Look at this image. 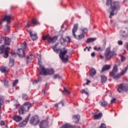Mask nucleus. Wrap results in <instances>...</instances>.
<instances>
[{"label":"nucleus","instance_id":"f257e3e1","mask_svg":"<svg viewBox=\"0 0 128 128\" xmlns=\"http://www.w3.org/2000/svg\"><path fill=\"white\" fill-rule=\"evenodd\" d=\"M110 4V18H112V16H114V14H116L118 10L120 8V2H112V0H106V5L108 6Z\"/></svg>","mask_w":128,"mask_h":128},{"label":"nucleus","instance_id":"f03ea898","mask_svg":"<svg viewBox=\"0 0 128 128\" xmlns=\"http://www.w3.org/2000/svg\"><path fill=\"white\" fill-rule=\"evenodd\" d=\"M38 64L40 66V74L42 76H50V74H54V70L52 68L46 69L44 67L42 66V57L38 58Z\"/></svg>","mask_w":128,"mask_h":128},{"label":"nucleus","instance_id":"7ed1b4c3","mask_svg":"<svg viewBox=\"0 0 128 128\" xmlns=\"http://www.w3.org/2000/svg\"><path fill=\"white\" fill-rule=\"evenodd\" d=\"M118 66L116 65H115L113 68L112 72L110 74V76H112L114 80H118L119 78H120V77L122 76H124V74H126V72L128 71V68H126L123 70H122L120 74H116L118 72Z\"/></svg>","mask_w":128,"mask_h":128},{"label":"nucleus","instance_id":"20e7f679","mask_svg":"<svg viewBox=\"0 0 128 128\" xmlns=\"http://www.w3.org/2000/svg\"><path fill=\"white\" fill-rule=\"evenodd\" d=\"M116 56V53L114 51H110V48H108L106 50L105 52V60L106 62H108V60H110L112 56Z\"/></svg>","mask_w":128,"mask_h":128},{"label":"nucleus","instance_id":"39448f33","mask_svg":"<svg viewBox=\"0 0 128 128\" xmlns=\"http://www.w3.org/2000/svg\"><path fill=\"white\" fill-rule=\"evenodd\" d=\"M66 54H68V50L64 48L63 50H60L59 54L60 58L64 62H66L68 60V55Z\"/></svg>","mask_w":128,"mask_h":128},{"label":"nucleus","instance_id":"423d86ee","mask_svg":"<svg viewBox=\"0 0 128 128\" xmlns=\"http://www.w3.org/2000/svg\"><path fill=\"white\" fill-rule=\"evenodd\" d=\"M31 105L30 103L28 102H26L24 103L19 109L18 113L20 114H24V112H28V110L30 108Z\"/></svg>","mask_w":128,"mask_h":128},{"label":"nucleus","instance_id":"0eeeda50","mask_svg":"<svg viewBox=\"0 0 128 128\" xmlns=\"http://www.w3.org/2000/svg\"><path fill=\"white\" fill-rule=\"evenodd\" d=\"M78 24H76L74 25V28H72V36L76 38V40H82V38H84V35L83 34L78 35L76 36V32L78 31Z\"/></svg>","mask_w":128,"mask_h":128},{"label":"nucleus","instance_id":"6e6552de","mask_svg":"<svg viewBox=\"0 0 128 128\" xmlns=\"http://www.w3.org/2000/svg\"><path fill=\"white\" fill-rule=\"evenodd\" d=\"M22 48H18L17 54L19 56V58H24L26 53H24V50L26 48V43L24 42L21 44Z\"/></svg>","mask_w":128,"mask_h":128},{"label":"nucleus","instance_id":"1a4fd4ad","mask_svg":"<svg viewBox=\"0 0 128 128\" xmlns=\"http://www.w3.org/2000/svg\"><path fill=\"white\" fill-rule=\"evenodd\" d=\"M43 40H48V44H52V42H56L58 40V36H44L42 38Z\"/></svg>","mask_w":128,"mask_h":128},{"label":"nucleus","instance_id":"9d476101","mask_svg":"<svg viewBox=\"0 0 128 128\" xmlns=\"http://www.w3.org/2000/svg\"><path fill=\"white\" fill-rule=\"evenodd\" d=\"M5 50V54H4V58H6L8 56V50H10V48L7 47L4 49V45H1L0 46V54H4V52Z\"/></svg>","mask_w":128,"mask_h":128},{"label":"nucleus","instance_id":"9b49d317","mask_svg":"<svg viewBox=\"0 0 128 128\" xmlns=\"http://www.w3.org/2000/svg\"><path fill=\"white\" fill-rule=\"evenodd\" d=\"M30 122L32 126H36L40 122V118L38 116H34L30 118Z\"/></svg>","mask_w":128,"mask_h":128},{"label":"nucleus","instance_id":"f8f14e48","mask_svg":"<svg viewBox=\"0 0 128 128\" xmlns=\"http://www.w3.org/2000/svg\"><path fill=\"white\" fill-rule=\"evenodd\" d=\"M128 32V28H126L120 31V36L122 38H128V33L126 32Z\"/></svg>","mask_w":128,"mask_h":128},{"label":"nucleus","instance_id":"ddd939ff","mask_svg":"<svg viewBox=\"0 0 128 128\" xmlns=\"http://www.w3.org/2000/svg\"><path fill=\"white\" fill-rule=\"evenodd\" d=\"M126 90V84H119L118 88V91L119 92H122Z\"/></svg>","mask_w":128,"mask_h":128},{"label":"nucleus","instance_id":"4468645a","mask_svg":"<svg viewBox=\"0 0 128 128\" xmlns=\"http://www.w3.org/2000/svg\"><path fill=\"white\" fill-rule=\"evenodd\" d=\"M30 114H29L26 118L25 119V120L23 121L22 122H20L18 124L19 128H24L27 124L28 122L30 120Z\"/></svg>","mask_w":128,"mask_h":128},{"label":"nucleus","instance_id":"2eb2a0df","mask_svg":"<svg viewBox=\"0 0 128 128\" xmlns=\"http://www.w3.org/2000/svg\"><path fill=\"white\" fill-rule=\"evenodd\" d=\"M28 32L32 40H38V34L36 32L30 30L28 31Z\"/></svg>","mask_w":128,"mask_h":128},{"label":"nucleus","instance_id":"dca6fc26","mask_svg":"<svg viewBox=\"0 0 128 128\" xmlns=\"http://www.w3.org/2000/svg\"><path fill=\"white\" fill-rule=\"evenodd\" d=\"M70 36H67L65 38L62 37L60 38V42L61 43V44H62L65 43V42H67V44H68L70 42Z\"/></svg>","mask_w":128,"mask_h":128},{"label":"nucleus","instance_id":"f3484780","mask_svg":"<svg viewBox=\"0 0 128 128\" xmlns=\"http://www.w3.org/2000/svg\"><path fill=\"white\" fill-rule=\"evenodd\" d=\"M48 126V120H43L40 124V128H46Z\"/></svg>","mask_w":128,"mask_h":128},{"label":"nucleus","instance_id":"a211bd4d","mask_svg":"<svg viewBox=\"0 0 128 128\" xmlns=\"http://www.w3.org/2000/svg\"><path fill=\"white\" fill-rule=\"evenodd\" d=\"M12 20V18L10 15H6L2 18V20L6 22H10V20Z\"/></svg>","mask_w":128,"mask_h":128},{"label":"nucleus","instance_id":"6ab92c4d","mask_svg":"<svg viewBox=\"0 0 128 128\" xmlns=\"http://www.w3.org/2000/svg\"><path fill=\"white\" fill-rule=\"evenodd\" d=\"M12 120H14V122H21L22 120V118L20 116L15 115L12 117Z\"/></svg>","mask_w":128,"mask_h":128},{"label":"nucleus","instance_id":"aec40b11","mask_svg":"<svg viewBox=\"0 0 128 128\" xmlns=\"http://www.w3.org/2000/svg\"><path fill=\"white\" fill-rule=\"evenodd\" d=\"M80 115L77 114V115H74L72 116V119L74 120L75 123L76 124L80 121Z\"/></svg>","mask_w":128,"mask_h":128},{"label":"nucleus","instance_id":"412c9836","mask_svg":"<svg viewBox=\"0 0 128 128\" xmlns=\"http://www.w3.org/2000/svg\"><path fill=\"white\" fill-rule=\"evenodd\" d=\"M96 69L94 68H92L90 72V76L94 78V76H96Z\"/></svg>","mask_w":128,"mask_h":128},{"label":"nucleus","instance_id":"4be33fe9","mask_svg":"<svg viewBox=\"0 0 128 128\" xmlns=\"http://www.w3.org/2000/svg\"><path fill=\"white\" fill-rule=\"evenodd\" d=\"M110 68V65H108V64L104 65V66H103L102 68L101 72H106V70H108Z\"/></svg>","mask_w":128,"mask_h":128},{"label":"nucleus","instance_id":"5701e85b","mask_svg":"<svg viewBox=\"0 0 128 128\" xmlns=\"http://www.w3.org/2000/svg\"><path fill=\"white\" fill-rule=\"evenodd\" d=\"M94 116V118L95 120H100L102 116V113H99L98 114H96V112L93 113Z\"/></svg>","mask_w":128,"mask_h":128},{"label":"nucleus","instance_id":"b1692460","mask_svg":"<svg viewBox=\"0 0 128 128\" xmlns=\"http://www.w3.org/2000/svg\"><path fill=\"white\" fill-rule=\"evenodd\" d=\"M0 70L2 72H8V69L4 66H1L0 67Z\"/></svg>","mask_w":128,"mask_h":128},{"label":"nucleus","instance_id":"393cba45","mask_svg":"<svg viewBox=\"0 0 128 128\" xmlns=\"http://www.w3.org/2000/svg\"><path fill=\"white\" fill-rule=\"evenodd\" d=\"M100 104L101 106H103L104 108H106V106H108V102L102 100L100 102Z\"/></svg>","mask_w":128,"mask_h":128},{"label":"nucleus","instance_id":"a878e982","mask_svg":"<svg viewBox=\"0 0 128 128\" xmlns=\"http://www.w3.org/2000/svg\"><path fill=\"white\" fill-rule=\"evenodd\" d=\"M12 42V39L10 38H8V37H6L4 38V44H10V42Z\"/></svg>","mask_w":128,"mask_h":128},{"label":"nucleus","instance_id":"bb28decb","mask_svg":"<svg viewBox=\"0 0 128 128\" xmlns=\"http://www.w3.org/2000/svg\"><path fill=\"white\" fill-rule=\"evenodd\" d=\"M95 40H96V38H88L86 40V44H90V42H93Z\"/></svg>","mask_w":128,"mask_h":128},{"label":"nucleus","instance_id":"cd10ccee","mask_svg":"<svg viewBox=\"0 0 128 128\" xmlns=\"http://www.w3.org/2000/svg\"><path fill=\"white\" fill-rule=\"evenodd\" d=\"M58 44H59L58 43H56V44H55L54 46H52V48L55 52H58V50H60V49L58 48H56V46H58Z\"/></svg>","mask_w":128,"mask_h":128},{"label":"nucleus","instance_id":"c85d7f7f","mask_svg":"<svg viewBox=\"0 0 128 128\" xmlns=\"http://www.w3.org/2000/svg\"><path fill=\"white\" fill-rule=\"evenodd\" d=\"M60 128H76V126H70V124H66L63 125Z\"/></svg>","mask_w":128,"mask_h":128},{"label":"nucleus","instance_id":"c756f323","mask_svg":"<svg viewBox=\"0 0 128 128\" xmlns=\"http://www.w3.org/2000/svg\"><path fill=\"white\" fill-rule=\"evenodd\" d=\"M100 78H101V82L102 84L106 82V80H108L106 77L104 75L101 76Z\"/></svg>","mask_w":128,"mask_h":128},{"label":"nucleus","instance_id":"7c9ffc66","mask_svg":"<svg viewBox=\"0 0 128 128\" xmlns=\"http://www.w3.org/2000/svg\"><path fill=\"white\" fill-rule=\"evenodd\" d=\"M4 104V96H0V106H2V104Z\"/></svg>","mask_w":128,"mask_h":128},{"label":"nucleus","instance_id":"2f4dec72","mask_svg":"<svg viewBox=\"0 0 128 128\" xmlns=\"http://www.w3.org/2000/svg\"><path fill=\"white\" fill-rule=\"evenodd\" d=\"M14 60L12 58L10 59V62H9V66L12 68V66H14Z\"/></svg>","mask_w":128,"mask_h":128},{"label":"nucleus","instance_id":"473e14b6","mask_svg":"<svg viewBox=\"0 0 128 128\" xmlns=\"http://www.w3.org/2000/svg\"><path fill=\"white\" fill-rule=\"evenodd\" d=\"M62 104V106H64V103L62 102V101H60L59 103L56 104H54V108H58V104Z\"/></svg>","mask_w":128,"mask_h":128},{"label":"nucleus","instance_id":"72a5a7b5","mask_svg":"<svg viewBox=\"0 0 128 128\" xmlns=\"http://www.w3.org/2000/svg\"><path fill=\"white\" fill-rule=\"evenodd\" d=\"M32 54L29 55L26 58V64H28V60H32Z\"/></svg>","mask_w":128,"mask_h":128},{"label":"nucleus","instance_id":"f704fd0d","mask_svg":"<svg viewBox=\"0 0 128 128\" xmlns=\"http://www.w3.org/2000/svg\"><path fill=\"white\" fill-rule=\"evenodd\" d=\"M54 80H56V78H58L59 80H60V78H62V76H60V74H56V75L54 76Z\"/></svg>","mask_w":128,"mask_h":128},{"label":"nucleus","instance_id":"c9c22d12","mask_svg":"<svg viewBox=\"0 0 128 128\" xmlns=\"http://www.w3.org/2000/svg\"><path fill=\"white\" fill-rule=\"evenodd\" d=\"M94 50H98V51L102 52V48H100V47L97 48L96 46H94Z\"/></svg>","mask_w":128,"mask_h":128},{"label":"nucleus","instance_id":"e433bc0d","mask_svg":"<svg viewBox=\"0 0 128 128\" xmlns=\"http://www.w3.org/2000/svg\"><path fill=\"white\" fill-rule=\"evenodd\" d=\"M32 24L34 26H36V24H38V20H36L33 19L32 20Z\"/></svg>","mask_w":128,"mask_h":128},{"label":"nucleus","instance_id":"4c0bfd02","mask_svg":"<svg viewBox=\"0 0 128 128\" xmlns=\"http://www.w3.org/2000/svg\"><path fill=\"white\" fill-rule=\"evenodd\" d=\"M81 92L82 94H84L86 96H88V92H86L84 89H82L81 90Z\"/></svg>","mask_w":128,"mask_h":128},{"label":"nucleus","instance_id":"58836bf2","mask_svg":"<svg viewBox=\"0 0 128 128\" xmlns=\"http://www.w3.org/2000/svg\"><path fill=\"white\" fill-rule=\"evenodd\" d=\"M82 34H86L88 32V28H86L82 29Z\"/></svg>","mask_w":128,"mask_h":128},{"label":"nucleus","instance_id":"ea45409f","mask_svg":"<svg viewBox=\"0 0 128 128\" xmlns=\"http://www.w3.org/2000/svg\"><path fill=\"white\" fill-rule=\"evenodd\" d=\"M63 94H68V96H70V93L68 92V90H66V88H64V91L63 92Z\"/></svg>","mask_w":128,"mask_h":128},{"label":"nucleus","instance_id":"a19ab883","mask_svg":"<svg viewBox=\"0 0 128 128\" xmlns=\"http://www.w3.org/2000/svg\"><path fill=\"white\" fill-rule=\"evenodd\" d=\"M28 95L26 94H22V98H23L24 100H28Z\"/></svg>","mask_w":128,"mask_h":128},{"label":"nucleus","instance_id":"79ce46f5","mask_svg":"<svg viewBox=\"0 0 128 128\" xmlns=\"http://www.w3.org/2000/svg\"><path fill=\"white\" fill-rule=\"evenodd\" d=\"M18 80H15L13 82V86H16L18 84Z\"/></svg>","mask_w":128,"mask_h":128},{"label":"nucleus","instance_id":"37998d69","mask_svg":"<svg viewBox=\"0 0 128 128\" xmlns=\"http://www.w3.org/2000/svg\"><path fill=\"white\" fill-rule=\"evenodd\" d=\"M4 84L6 86H8V80H5Z\"/></svg>","mask_w":128,"mask_h":128},{"label":"nucleus","instance_id":"c03bdc74","mask_svg":"<svg viewBox=\"0 0 128 128\" xmlns=\"http://www.w3.org/2000/svg\"><path fill=\"white\" fill-rule=\"evenodd\" d=\"M116 98H112L110 101V104H114V102H116Z\"/></svg>","mask_w":128,"mask_h":128},{"label":"nucleus","instance_id":"a18cd8bd","mask_svg":"<svg viewBox=\"0 0 128 128\" xmlns=\"http://www.w3.org/2000/svg\"><path fill=\"white\" fill-rule=\"evenodd\" d=\"M2 38H4V36L0 34V44H2Z\"/></svg>","mask_w":128,"mask_h":128},{"label":"nucleus","instance_id":"49530a36","mask_svg":"<svg viewBox=\"0 0 128 128\" xmlns=\"http://www.w3.org/2000/svg\"><path fill=\"white\" fill-rule=\"evenodd\" d=\"M100 128H106V124H102Z\"/></svg>","mask_w":128,"mask_h":128},{"label":"nucleus","instance_id":"de8ad7c7","mask_svg":"<svg viewBox=\"0 0 128 128\" xmlns=\"http://www.w3.org/2000/svg\"><path fill=\"white\" fill-rule=\"evenodd\" d=\"M122 44H123L122 41V40L118 41V44H119V46H122Z\"/></svg>","mask_w":128,"mask_h":128},{"label":"nucleus","instance_id":"09e8293b","mask_svg":"<svg viewBox=\"0 0 128 128\" xmlns=\"http://www.w3.org/2000/svg\"><path fill=\"white\" fill-rule=\"evenodd\" d=\"M125 60H126V58H125L124 56H122V58H121V60H122V62H124Z\"/></svg>","mask_w":128,"mask_h":128},{"label":"nucleus","instance_id":"8fccbe9b","mask_svg":"<svg viewBox=\"0 0 128 128\" xmlns=\"http://www.w3.org/2000/svg\"><path fill=\"white\" fill-rule=\"evenodd\" d=\"M38 82V80H36L35 81L33 82V84H36Z\"/></svg>","mask_w":128,"mask_h":128},{"label":"nucleus","instance_id":"3c124183","mask_svg":"<svg viewBox=\"0 0 128 128\" xmlns=\"http://www.w3.org/2000/svg\"><path fill=\"white\" fill-rule=\"evenodd\" d=\"M12 56H16V53L15 52H12Z\"/></svg>","mask_w":128,"mask_h":128},{"label":"nucleus","instance_id":"603ef678","mask_svg":"<svg viewBox=\"0 0 128 128\" xmlns=\"http://www.w3.org/2000/svg\"><path fill=\"white\" fill-rule=\"evenodd\" d=\"M96 56V52H93L91 54V56H92V58H93V56Z\"/></svg>","mask_w":128,"mask_h":128},{"label":"nucleus","instance_id":"864d4df0","mask_svg":"<svg viewBox=\"0 0 128 128\" xmlns=\"http://www.w3.org/2000/svg\"><path fill=\"white\" fill-rule=\"evenodd\" d=\"M0 126L4 125V121H1L0 123Z\"/></svg>","mask_w":128,"mask_h":128},{"label":"nucleus","instance_id":"5fc2aeb1","mask_svg":"<svg viewBox=\"0 0 128 128\" xmlns=\"http://www.w3.org/2000/svg\"><path fill=\"white\" fill-rule=\"evenodd\" d=\"M30 23H28L27 24L26 26V28H30Z\"/></svg>","mask_w":128,"mask_h":128},{"label":"nucleus","instance_id":"6e6d98bb","mask_svg":"<svg viewBox=\"0 0 128 128\" xmlns=\"http://www.w3.org/2000/svg\"><path fill=\"white\" fill-rule=\"evenodd\" d=\"M6 30H10V26L8 25H6Z\"/></svg>","mask_w":128,"mask_h":128},{"label":"nucleus","instance_id":"4d7b16f0","mask_svg":"<svg viewBox=\"0 0 128 128\" xmlns=\"http://www.w3.org/2000/svg\"><path fill=\"white\" fill-rule=\"evenodd\" d=\"M100 58H101V60H102L104 58V56H102V54H100Z\"/></svg>","mask_w":128,"mask_h":128},{"label":"nucleus","instance_id":"13d9d810","mask_svg":"<svg viewBox=\"0 0 128 128\" xmlns=\"http://www.w3.org/2000/svg\"><path fill=\"white\" fill-rule=\"evenodd\" d=\"M90 81L89 80H87V82H86V84H90Z\"/></svg>","mask_w":128,"mask_h":128},{"label":"nucleus","instance_id":"bf43d9fd","mask_svg":"<svg viewBox=\"0 0 128 128\" xmlns=\"http://www.w3.org/2000/svg\"><path fill=\"white\" fill-rule=\"evenodd\" d=\"M125 46L126 48H128V42H126L125 44Z\"/></svg>","mask_w":128,"mask_h":128},{"label":"nucleus","instance_id":"052dcab7","mask_svg":"<svg viewBox=\"0 0 128 128\" xmlns=\"http://www.w3.org/2000/svg\"><path fill=\"white\" fill-rule=\"evenodd\" d=\"M86 48L88 49V52H90V48L88 47H86Z\"/></svg>","mask_w":128,"mask_h":128},{"label":"nucleus","instance_id":"680f3d73","mask_svg":"<svg viewBox=\"0 0 128 128\" xmlns=\"http://www.w3.org/2000/svg\"><path fill=\"white\" fill-rule=\"evenodd\" d=\"M86 49H87V48H84V52H86Z\"/></svg>","mask_w":128,"mask_h":128},{"label":"nucleus","instance_id":"e2e57ef3","mask_svg":"<svg viewBox=\"0 0 128 128\" xmlns=\"http://www.w3.org/2000/svg\"><path fill=\"white\" fill-rule=\"evenodd\" d=\"M0 108H2V106H0V114H2V111L0 110Z\"/></svg>","mask_w":128,"mask_h":128},{"label":"nucleus","instance_id":"0e129e2a","mask_svg":"<svg viewBox=\"0 0 128 128\" xmlns=\"http://www.w3.org/2000/svg\"><path fill=\"white\" fill-rule=\"evenodd\" d=\"M15 106L16 108V104L14 105Z\"/></svg>","mask_w":128,"mask_h":128},{"label":"nucleus","instance_id":"69168bd1","mask_svg":"<svg viewBox=\"0 0 128 128\" xmlns=\"http://www.w3.org/2000/svg\"><path fill=\"white\" fill-rule=\"evenodd\" d=\"M2 22H0V24H2Z\"/></svg>","mask_w":128,"mask_h":128},{"label":"nucleus","instance_id":"338daca9","mask_svg":"<svg viewBox=\"0 0 128 128\" xmlns=\"http://www.w3.org/2000/svg\"><path fill=\"white\" fill-rule=\"evenodd\" d=\"M126 0H124V1L126 2Z\"/></svg>","mask_w":128,"mask_h":128}]
</instances>
